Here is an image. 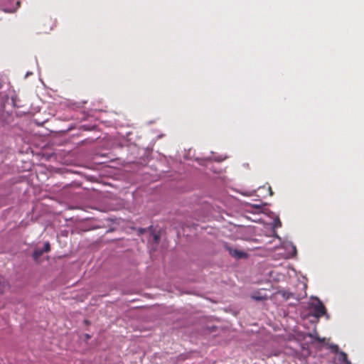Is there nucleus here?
<instances>
[{
    "instance_id": "obj_1",
    "label": "nucleus",
    "mask_w": 364,
    "mask_h": 364,
    "mask_svg": "<svg viewBox=\"0 0 364 364\" xmlns=\"http://www.w3.org/2000/svg\"><path fill=\"white\" fill-rule=\"evenodd\" d=\"M284 259H289L296 255V247L289 242H285L282 244V247H274V252Z\"/></svg>"
},
{
    "instance_id": "obj_2",
    "label": "nucleus",
    "mask_w": 364,
    "mask_h": 364,
    "mask_svg": "<svg viewBox=\"0 0 364 364\" xmlns=\"http://www.w3.org/2000/svg\"><path fill=\"white\" fill-rule=\"evenodd\" d=\"M274 296L277 297L275 299H277L280 297L282 301H287L289 299H293L296 302H298L301 297L294 292H291L289 290H287L283 288H280L279 287H274Z\"/></svg>"
},
{
    "instance_id": "obj_3",
    "label": "nucleus",
    "mask_w": 364,
    "mask_h": 364,
    "mask_svg": "<svg viewBox=\"0 0 364 364\" xmlns=\"http://www.w3.org/2000/svg\"><path fill=\"white\" fill-rule=\"evenodd\" d=\"M225 249L228 251L230 255L232 257L240 259H246L248 257V254L244 251H241L237 249H234L233 247L228 245L227 243L224 245Z\"/></svg>"
},
{
    "instance_id": "obj_4",
    "label": "nucleus",
    "mask_w": 364,
    "mask_h": 364,
    "mask_svg": "<svg viewBox=\"0 0 364 364\" xmlns=\"http://www.w3.org/2000/svg\"><path fill=\"white\" fill-rule=\"evenodd\" d=\"M314 314L316 317H321L326 314V309L322 301L319 299L313 305Z\"/></svg>"
},
{
    "instance_id": "obj_5",
    "label": "nucleus",
    "mask_w": 364,
    "mask_h": 364,
    "mask_svg": "<svg viewBox=\"0 0 364 364\" xmlns=\"http://www.w3.org/2000/svg\"><path fill=\"white\" fill-rule=\"evenodd\" d=\"M50 250V245L49 242L44 243L43 248H36L33 252L32 257L34 260H38L44 252H48Z\"/></svg>"
},
{
    "instance_id": "obj_6",
    "label": "nucleus",
    "mask_w": 364,
    "mask_h": 364,
    "mask_svg": "<svg viewBox=\"0 0 364 364\" xmlns=\"http://www.w3.org/2000/svg\"><path fill=\"white\" fill-rule=\"evenodd\" d=\"M218 330V327L217 326H215V325L207 326L204 328V332L205 333H209V334L215 333V335H217Z\"/></svg>"
},
{
    "instance_id": "obj_7",
    "label": "nucleus",
    "mask_w": 364,
    "mask_h": 364,
    "mask_svg": "<svg viewBox=\"0 0 364 364\" xmlns=\"http://www.w3.org/2000/svg\"><path fill=\"white\" fill-rule=\"evenodd\" d=\"M6 284V279L5 278L0 274V294L4 293V288Z\"/></svg>"
},
{
    "instance_id": "obj_8",
    "label": "nucleus",
    "mask_w": 364,
    "mask_h": 364,
    "mask_svg": "<svg viewBox=\"0 0 364 364\" xmlns=\"http://www.w3.org/2000/svg\"><path fill=\"white\" fill-rule=\"evenodd\" d=\"M282 227V222L278 216L274 215V229Z\"/></svg>"
},
{
    "instance_id": "obj_9",
    "label": "nucleus",
    "mask_w": 364,
    "mask_h": 364,
    "mask_svg": "<svg viewBox=\"0 0 364 364\" xmlns=\"http://www.w3.org/2000/svg\"><path fill=\"white\" fill-rule=\"evenodd\" d=\"M309 337H311V338L316 340L318 343H323L324 341V340H325V338H320L317 334H316V335L309 334Z\"/></svg>"
},
{
    "instance_id": "obj_10",
    "label": "nucleus",
    "mask_w": 364,
    "mask_h": 364,
    "mask_svg": "<svg viewBox=\"0 0 364 364\" xmlns=\"http://www.w3.org/2000/svg\"><path fill=\"white\" fill-rule=\"evenodd\" d=\"M339 355H340V359L341 360H343L344 363L348 360V355L345 352L341 351V352H339Z\"/></svg>"
},
{
    "instance_id": "obj_11",
    "label": "nucleus",
    "mask_w": 364,
    "mask_h": 364,
    "mask_svg": "<svg viewBox=\"0 0 364 364\" xmlns=\"http://www.w3.org/2000/svg\"><path fill=\"white\" fill-rule=\"evenodd\" d=\"M252 298L257 301H261L266 299V296L253 295Z\"/></svg>"
},
{
    "instance_id": "obj_12",
    "label": "nucleus",
    "mask_w": 364,
    "mask_h": 364,
    "mask_svg": "<svg viewBox=\"0 0 364 364\" xmlns=\"http://www.w3.org/2000/svg\"><path fill=\"white\" fill-rule=\"evenodd\" d=\"M331 349L335 352V353H338V346L337 345H333L331 346Z\"/></svg>"
},
{
    "instance_id": "obj_13",
    "label": "nucleus",
    "mask_w": 364,
    "mask_h": 364,
    "mask_svg": "<svg viewBox=\"0 0 364 364\" xmlns=\"http://www.w3.org/2000/svg\"><path fill=\"white\" fill-rule=\"evenodd\" d=\"M154 241H155L156 242H159V240H160V237H159V235H156V234H155V235H154Z\"/></svg>"
},
{
    "instance_id": "obj_14",
    "label": "nucleus",
    "mask_w": 364,
    "mask_h": 364,
    "mask_svg": "<svg viewBox=\"0 0 364 364\" xmlns=\"http://www.w3.org/2000/svg\"><path fill=\"white\" fill-rule=\"evenodd\" d=\"M139 233H141V234H144V232H146V228H139Z\"/></svg>"
},
{
    "instance_id": "obj_15",
    "label": "nucleus",
    "mask_w": 364,
    "mask_h": 364,
    "mask_svg": "<svg viewBox=\"0 0 364 364\" xmlns=\"http://www.w3.org/2000/svg\"><path fill=\"white\" fill-rule=\"evenodd\" d=\"M84 336H85V339L86 341H87V340H89V339H90V338H91V336H90V334H88V333H85V334L84 335Z\"/></svg>"
},
{
    "instance_id": "obj_16",
    "label": "nucleus",
    "mask_w": 364,
    "mask_h": 364,
    "mask_svg": "<svg viewBox=\"0 0 364 364\" xmlns=\"http://www.w3.org/2000/svg\"><path fill=\"white\" fill-rule=\"evenodd\" d=\"M274 238H278L279 240H280V237L278 236V235L275 232H274Z\"/></svg>"
},
{
    "instance_id": "obj_17",
    "label": "nucleus",
    "mask_w": 364,
    "mask_h": 364,
    "mask_svg": "<svg viewBox=\"0 0 364 364\" xmlns=\"http://www.w3.org/2000/svg\"><path fill=\"white\" fill-rule=\"evenodd\" d=\"M269 190L270 194H271V195H272V194H273V193H272V188H271V187H269Z\"/></svg>"
},
{
    "instance_id": "obj_18",
    "label": "nucleus",
    "mask_w": 364,
    "mask_h": 364,
    "mask_svg": "<svg viewBox=\"0 0 364 364\" xmlns=\"http://www.w3.org/2000/svg\"><path fill=\"white\" fill-rule=\"evenodd\" d=\"M345 363H346V364H351V363H350L349 360H348V361L345 362Z\"/></svg>"
},
{
    "instance_id": "obj_19",
    "label": "nucleus",
    "mask_w": 364,
    "mask_h": 364,
    "mask_svg": "<svg viewBox=\"0 0 364 364\" xmlns=\"http://www.w3.org/2000/svg\"><path fill=\"white\" fill-rule=\"evenodd\" d=\"M63 164L69 165V164H70V163H66V162H65V163H63Z\"/></svg>"
}]
</instances>
